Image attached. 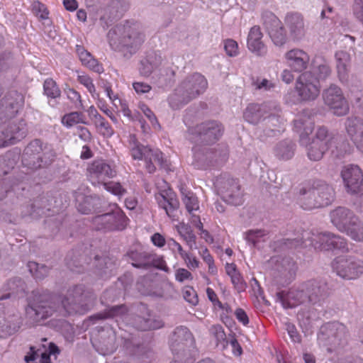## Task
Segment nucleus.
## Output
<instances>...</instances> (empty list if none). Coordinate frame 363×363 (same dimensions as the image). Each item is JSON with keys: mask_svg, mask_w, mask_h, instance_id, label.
Masks as SVG:
<instances>
[{"mask_svg": "<svg viewBox=\"0 0 363 363\" xmlns=\"http://www.w3.org/2000/svg\"><path fill=\"white\" fill-rule=\"evenodd\" d=\"M128 5L127 0H111L103 18L111 21L120 18L128 9Z\"/></svg>", "mask_w": 363, "mask_h": 363, "instance_id": "nucleus-38", "label": "nucleus"}, {"mask_svg": "<svg viewBox=\"0 0 363 363\" xmlns=\"http://www.w3.org/2000/svg\"><path fill=\"white\" fill-rule=\"evenodd\" d=\"M24 103L23 96L17 91H8L0 102V116L3 121L13 117Z\"/></svg>", "mask_w": 363, "mask_h": 363, "instance_id": "nucleus-25", "label": "nucleus"}, {"mask_svg": "<svg viewBox=\"0 0 363 363\" xmlns=\"http://www.w3.org/2000/svg\"><path fill=\"white\" fill-rule=\"evenodd\" d=\"M323 99L324 104L336 116H345L349 111V105L341 89L335 84H331L328 88L323 90Z\"/></svg>", "mask_w": 363, "mask_h": 363, "instance_id": "nucleus-20", "label": "nucleus"}, {"mask_svg": "<svg viewBox=\"0 0 363 363\" xmlns=\"http://www.w3.org/2000/svg\"><path fill=\"white\" fill-rule=\"evenodd\" d=\"M184 298L189 303L196 305L198 303V296L193 288L189 287L184 291Z\"/></svg>", "mask_w": 363, "mask_h": 363, "instance_id": "nucleus-62", "label": "nucleus"}, {"mask_svg": "<svg viewBox=\"0 0 363 363\" xmlns=\"http://www.w3.org/2000/svg\"><path fill=\"white\" fill-rule=\"evenodd\" d=\"M94 123L104 136L111 137L113 135V129L102 116H97Z\"/></svg>", "mask_w": 363, "mask_h": 363, "instance_id": "nucleus-54", "label": "nucleus"}, {"mask_svg": "<svg viewBox=\"0 0 363 363\" xmlns=\"http://www.w3.org/2000/svg\"><path fill=\"white\" fill-rule=\"evenodd\" d=\"M71 262L68 264L72 270H74L72 267H83L85 264H89L86 256L82 255H79V257L77 256L72 257Z\"/></svg>", "mask_w": 363, "mask_h": 363, "instance_id": "nucleus-61", "label": "nucleus"}, {"mask_svg": "<svg viewBox=\"0 0 363 363\" xmlns=\"http://www.w3.org/2000/svg\"><path fill=\"white\" fill-rule=\"evenodd\" d=\"M281 265L282 267L281 271L286 275L289 274L290 277H292L293 275L295 274V272L297 269V266L292 258H283L281 262Z\"/></svg>", "mask_w": 363, "mask_h": 363, "instance_id": "nucleus-52", "label": "nucleus"}, {"mask_svg": "<svg viewBox=\"0 0 363 363\" xmlns=\"http://www.w3.org/2000/svg\"><path fill=\"white\" fill-rule=\"evenodd\" d=\"M145 34L140 26L129 21L117 25L107 33L109 43L113 48L120 45L127 48L130 55L135 53L145 41Z\"/></svg>", "mask_w": 363, "mask_h": 363, "instance_id": "nucleus-4", "label": "nucleus"}, {"mask_svg": "<svg viewBox=\"0 0 363 363\" xmlns=\"http://www.w3.org/2000/svg\"><path fill=\"white\" fill-rule=\"evenodd\" d=\"M5 291H9L6 296H1L0 299H4L10 297L11 295H18L23 294L26 289L25 281L18 277H14L9 279L4 286Z\"/></svg>", "mask_w": 363, "mask_h": 363, "instance_id": "nucleus-41", "label": "nucleus"}, {"mask_svg": "<svg viewBox=\"0 0 363 363\" xmlns=\"http://www.w3.org/2000/svg\"><path fill=\"white\" fill-rule=\"evenodd\" d=\"M33 13L38 16L41 19H47L49 12L46 6L39 1H35L32 4Z\"/></svg>", "mask_w": 363, "mask_h": 363, "instance_id": "nucleus-55", "label": "nucleus"}, {"mask_svg": "<svg viewBox=\"0 0 363 363\" xmlns=\"http://www.w3.org/2000/svg\"><path fill=\"white\" fill-rule=\"evenodd\" d=\"M313 112L310 109H303L298 113L296 118L294 121V128L300 133L301 143H303L305 136L311 134L314 128V123L312 121Z\"/></svg>", "mask_w": 363, "mask_h": 363, "instance_id": "nucleus-31", "label": "nucleus"}, {"mask_svg": "<svg viewBox=\"0 0 363 363\" xmlns=\"http://www.w3.org/2000/svg\"><path fill=\"white\" fill-rule=\"evenodd\" d=\"M340 174L347 193L353 195L362 194L363 173L357 165L344 166Z\"/></svg>", "mask_w": 363, "mask_h": 363, "instance_id": "nucleus-21", "label": "nucleus"}, {"mask_svg": "<svg viewBox=\"0 0 363 363\" xmlns=\"http://www.w3.org/2000/svg\"><path fill=\"white\" fill-rule=\"evenodd\" d=\"M211 333L213 335L218 342L224 341L226 338V335L221 325H213L211 329Z\"/></svg>", "mask_w": 363, "mask_h": 363, "instance_id": "nucleus-63", "label": "nucleus"}, {"mask_svg": "<svg viewBox=\"0 0 363 363\" xmlns=\"http://www.w3.org/2000/svg\"><path fill=\"white\" fill-rule=\"evenodd\" d=\"M181 193L182 194V200L189 213H191L193 211L199 209L197 198L192 192L186 191L185 189L182 188Z\"/></svg>", "mask_w": 363, "mask_h": 363, "instance_id": "nucleus-49", "label": "nucleus"}, {"mask_svg": "<svg viewBox=\"0 0 363 363\" xmlns=\"http://www.w3.org/2000/svg\"><path fill=\"white\" fill-rule=\"evenodd\" d=\"M61 296L48 291L33 292L26 308L27 320L32 325H40L53 315L62 317Z\"/></svg>", "mask_w": 363, "mask_h": 363, "instance_id": "nucleus-3", "label": "nucleus"}, {"mask_svg": "<svg viewBox=\"0 0 363 363\" xmlns=\"http://www.w3.org/2000/svg\"><path fill=\"white\" fill-rule=\"evenodd\" d=\"M266 235L265 230L262 229L250 230L245 233V239L253 247L259 242V239Z\"/></svg>", "mask_w": 363, "mask_h": 363, "instance_id": "nucleus-51", "label": "nucleus"}, {"mask_svg": "<svg viewBox=\"0 0 363 363\" xmlns=\"http://www.w3.org/2000/svg\"><path fill=\"white\" fill-rule=\"evenodd\" d=\"M263 25L274 44L282 46L286 42L287 37L281 21L271 11H264L262 15Z\"/></svg>", "mask_w": 363, "mask_h": 363, "instance_id": "nucleus-22", "label": "nucleus"}, {"mask_svg": "<svg viewBox=\"0 0 363 363\" xmlns=\"http://www.w3.org/2000/svg\"><path fill=\"white\" fill-rule=\"evenodd\" d=\"M329 296V289L325 282L309 280L293 288L285 296L284 291L278 292L277 296L284 307H295L304 303L312 306H322Z\"/></svg>", "mask_w": 363, "mask_h": 363, "instance_id": "nucleus-2", "label": "nucleus"}, {"mask_svg": "<svg viewBox=\"0 0 363 363\" xmlns=\"http://www.w3.org/2000/svg\"><path fill=\"white\" fill-rule=\"evenodd\" d=\"M333 225L356 242H363V223L355 213L345 206H338L329 214Z\"/></svg>", "mask_w": 363, "mask_h": 363, "instance_id": "nucleus-8", "label": "nucleus"}, {"mask_svg": "<svg viewBox=\"0 0 363 363\" xmlns=\"http://www.w3.org/2000/svg\"><path fill=\"white\" fill-rule=\"evenodd\" d=\"M207 84L205 77L199 73L187 76L169 96V106L174 110L181 108L203 93Z\"/></svg>", "mask_w": 363, "mask_h": 363, "instance_id": "nucleus-5", "label": "nucleus"}, {"mask_svg": "<svg viewBox=\"0 0 363 363\" xmlns=\"http://www.w3.org/2000/svg\"><path fill=\"white\" fill-rule=\"evenodd\" d=\"M325 329L332 337L339 340L345 338L347 335L346 326L340 322L328 323L325 325Z\"/></svg>", "mask_w": 363, "mask_h": 363, "instance_id": "nucleus-46", "label": "nucleus"}, {"mask_svg": "<svg viewBox=\"0 0 363 363\" xmlns=\"http://www.w3.org/2000/svg\"><path fill=\"white\" fill-rule=\"evenodd\" d=\"M76 51L79 60L84 65L98 73H101L104 71L102 66L99 64L97 60H96L89 52L85 50L83 46L77 45Z\"/></svg>", "mask_w": 363, "mask_h": 363, "instance_id": "nucleus-40", "label": "nucleus"}, {"mask_svg": "<svg viewBox=\"0 0 363 363\" xmlns=\"http://www.w3.org/2000/svg\"><path fill=\"white\" fill-rule=\"evenodd\" d=\"M111 293L112 291L110 290L106 291L101 298V303L106 306V309L89 317V320H92L94 323L106 319L123 318L128 315L129 308L125 304L108 306L107 296H109Z\"/></svg>", "mask_w": 363, "mask_h": 363, "instance_id": "nucleus-26", "label": "nucleus"}, {"mask_svg": "<svg viewBox=\"0 0 363 363\" xmlns=\"http://www.w3.org/2000/svg\"><path fill=\"white\" fill-rule=\"evenodd\" d=\"M104 186H106V189L108 191H111L112 194L117 196H122L125 192V190L122 187V186L119 183H104Z\"/></svg>", "mask_w": 363, "mask_h": 363, "instance_id": "nucleus-60", "label": "nucleus"}, {"mask_svg": "<svg viewBox=\"0 0 363 363\" xmlns=\"http://www.w3.org/2000/svg\"><path fill=\"white\" fill-rule=\"evenodd\" d=\"M296 145L290 140L279 142L274 148V155L280 160H289L295 153Z\"/></svg>", "mask_w": 363, "mask_h": 363, "instance_id": "nucleus-39", "label": "nucleus"}, {"mask_svg": "<svg viewBox=\"0 0 363 363\" xmlns=\"http://www.w3.org/2000/svg\"><path fill=\"white\" fill-rule=\"evenodd\" d=\"M335 198L332 186L323 181H316L311 188L300 189L298 201L302 208L310 211L330 205Z\"/></svg>", "mask_w": 363, "mask_h": 363, "instance_id": "nucleus-7", "label": "nucleus"}, {"mask_svg": "<svg viewBox=\"0 0 363 363\" xmlns=\"http://www.w3.org/2000/svg\"><path fill=\"white\" fill-rule=\"evenodd\" d=\"M337 60V69L340 79L345 81L347 79V67L350 60V55L345 51H338L335 53Z\"/></svg>", "mask_w": 363, "mask_h": 363, "instance_id": "nucleus-42", "label": "nucleus"}, {"mask_svg": "<svg viewBox=\"0 0 363 363\" xmlns=\"http://www.w3.org/2000/svg\"><path fill=\"white\" fill-rule=\"evenodd\" d=\"M26 363H50V358L47 354H40V349L30 347V352L24 357Z\"/></svg>", "mask_w": 363, "mask_h": 363, "instance_id": "nucleus-47", "label": "nucleus"}, {"mask_svg": "<svg viewBox=\"0 0 363 363\" xmlns=\"http://www.w3.org/2000/svg\"><path fill=\"white\" fill-rule=\"evenodd\" d=\"M129 144L133 158L134 160L143 159L149 173H154L156 170L154 162L157 163L160 168L169 169L167 161L163 158L162 153L159 150H152L148 146L141 145L135 135H130Z\"/></svg>", "mask_w": 363, "mask_h": 363, "instance_id": "nucleus-11", "label": "nucleus"}, {"mask_svg": "<svg viewBox=\"0 0 363 363\" xmlns=\"http://www.w3.org/2000/svg\"><path fill=\"white\" fill-rule=\"evenodd\" d=\"M40 150L43 151V155L38 157L37 159L40 160L44 166L50 164L54 160L56 154L50 146L45 145L43 149L40 140H35L30 143L26 147L23 155H34L35 153L38 154Z\"/></svg>", "mask_w": 363, "mask_h": 363, "instance_id": "nucleus-33", "label": "nucleus"}, {"mask_svg": "<svg viewBox=\"0 0 363 363\" xmlns=\"http://www.w3.org/2000/svg\"><path fill=\"white\" fill-rule=\"evenodd\" d=\"M281 113L279 104L276 101L272 102L267 113L257 128V134L259 137H274L283 132L284 128Z\"/></svg>", "mask_w": 363, "mask_h": 363, "instance_id": "nucleus-13", "label": "nucleus"}, {"mask_svg": "<svg viewBox=\"0 0 363 363\" xmlns=\"http://www.w3.org/2000/svg\"><path fill=\"white\" fill-rule=\"evenodd\" d=\"M285 24L293 40H301L306 33L304 19L298 13H290L285 17Z\"/></svg>", "mask_w": 363, "mask_h": 363, "instance_id": "nucleus-32", "label": "nucleus"}, {"mask_svg": "<svg viewBox=\"0 0 363 363\" xmlns=\"http://www.w3.org/2000/svg\"><path fill=\"white\" fill-rule=\"evenodd\" d=\"M125 257L131 261V264L135 268L149 269L153 267L164 271L167 270L164 261L155 254L130 251L126 253Z\"/></svg>", "mask_w": 363, "mask_h": 363, "instance_id": "nucleus-23", "label": "nucleus"}, {"mask_svg": "<svg viewBox=\"0 0 363 363\" xmlns=\"http://www.w3.org/2000/svg\"><path fill=\"white\" fill-rule=\"evenodd\" d=\"M43 88L45 94L48 97L56 99L60 96V90L52 79H48L44 82Z\"/></svg>", "mask_w": 363, "mask_h": 363, "instance_id": "nucleus-50", "label": "nucleus"}, {"mask_svg": "<svg viewBox=\"0 0 363 363\" xmlns=\"http://www.w3.org/2000/svg\"><path fill=\"white\" fill-rule=\"evenodd\" d=\"M22 325L18 313H5L4 307L0 305V337H5L18 331Z\"/></svg>", "mask_w": 363, "mask_h": 363, "instance_id": "nucleus-27", "label": "nucleus"}, {"mask_svg": "<svg viewBox=\"0 0 363 363\" xmlns=\"http://www.w3.org/2000/svg\"><path fill=\"white\" fill-rule=\"evenodd\" d=\"M168 196V203L167 208H166V213L168 216L172 217L174 216L172 213L177 210L179 206V203L178 200L174 197L172 194H167Z\"/></svg>", "mask_w": 363, "mask_h": 363, "instance_id": "nucleus-59", "label": "nucleus"}, {"mask_svg": "<svg viewBox=\"0 0 363 363\" xmlns=\"http://www.w3.org/2000/svg\"><path fill=\"white\" fill-rule=\"evenodd\" d=\"M78 211L83 214H89L99 211L101 208V201L98 196L78 195L77 197Z\"/></svg>", "mask_w": 363, "mask_h": 363, "instance_id": "nucleus-36", "label": "nucleus"}, {"mask_svg": "<svg viewBox=\"0 0 363 363\" xmlns=\"http://www.w3.org/2000/svg\"><path fill=\"white\" fill-rule=\"evenodd\" d=\"M214 186L217 194L226 203L240 206L243 203V192L237 179L225 174L216 177Z\"/></svg>", "mask_w": 363, "mask_h": 363, "instance_id": "nucleus-12", "label": "nucleus"}, {"mask_svg": "<svg viewBox=\"0 0 363 363\" xmlns=\"http://www.w3.org/2000/svg\"><path fill=\"white\" fill-rule=\"evenodd\" d=\"M116 332L107 331L106 334L103 333L96 345L97 350L103 355L112 354L116 349Z\"/></svg>", "mask_w": 363, "mask_h": 363, "instance_id": "nucleus-37", "label": "nucleus"}, {"mask_svg": "<svg viewBox=\"0 0 363 363\" xmlns=\"http://www.w3.org/2000/svg\"><path fill=\"white\" fill-rule=\"evenodd\" d=\"M224 49L230 57L236 56L238 53V43L232 39H228L225 41Z\"/></svg>", "mask_w": 363, "mask_h": 363, "instance_id": "nucleus-56", "label": "nucleus"}, {"mask_svg": "<svg viewBox=\"0 0 363 363\" xmlns=\"http://www.w3.org/2000/svg\"><path fill=\"white\" fill-rule=\"evenodd\" d=\"M313 74H315V78L319 82L320 79H325L330 75L331 69L328 62L320 60V61H315L314 62L313 68Z\"/></svg>", "mask_w": 363, "mask_h": 363, "instance_id": "nucleus-45", "label": "nucleus"}, {"mask_svg": "<svg viewBox=\"0 0 363 363\" xmlns=\"http://www.w3.org/2000/svg\"><path fill=\"white\" fill-rule=\"evenodd\" d=\"M333 271L345 280L357 279L363 275V260L353 256H339L331 263Z\"/></svg>", "mask_w": 363, "mask_h": 363, "instance_id": "nucleus-14", "label": "nucleus"}, {"mask_svg": "<svg viewBox=\"0 0 363 363\" xmlns=\"http://www.w3.org/2000/svg\"><path fill=\"white\" fill-rule=\"evenodd\" d=\"M96 296L82 285L69 289L65 296H61L62 317L72 314H84L94 306Z\"/></svg>", "mask_w": 363, "mask_h": 363, "instance_id": "nucleus-6", "label": "nucleus"}, {"mask_svg": "<svg viewBox=\"0 0 363 363\" xmlns=\"http://www.w3.org/2000/svg\"><path fill=\"white\" fill-rule=\"evenodd\" d=\"M81 113L78 112H72L69 114L65 115L62 120L63 124L67 126H72L74 124L81 121Z\"/></svg>", "mask_w": 363, "mask_h": 363, "instance_id": "nucleus-57", "label": "nucleus"}, {"mask_svg": "<svg viewBox=\"0 0 363 363\" xmlns=\"http://www.w3.org/2000/svg\"><path fill=\"white\" fill-rule=\"evenodd\" d=\"M253 86L257 90L271 91L276 87V83L267 79H257L252 82Z\"/></svg>", "mask_w": 363, "mask_h": 363, "instance_id": "nucleus-53", "label": "nucleus"}, {"mask_svg": "<svg viewBox=\"0 0 363 363\" xmlns=\"http://www.w3.org/2000/svg\"><path fill=\"white\" fill-rule=\"evenodd\" d=\"M272 101L262 104H250L243 111L244 120L252 125H260L264 116L267 113Z\"/></svg>", "mask_w": 363, "mask_h": 363, "instance_id": "nucleus-29", "label": "nucleus"}, {"mask_svg": "<svg viewBox=\"0 0 363 363\" xmlns=\"http://www.w3.org/2000/svg\"><path fill=\"white\" fill-rule=\"evenodd\" d=\"M262 37L259 26H255L251 28L247 37V47L258 56H263L267 53V48L262 40Z\"/></svg>", "mask_w": 363, "mask_h": 363, "instance_id": "nucleus-35", "label": "nucleus"}, {"mask_svg": "<svg viewBox=\"0 0 363 363\" xmlns=\"http://www.w3.org/2000/svg\"><path fill=\"white\" fill-rule=\"evenodd\" d=\"M154 66L150 62L148 59H144L141 60L139 71L140 74L144 77H148L152 72Z\"/></svg>", "mask_w": 363, "mask_h": 363, "instance_id": "nucleus-58", "label": "nucleus"}, {"mask_svg": "<svg viewBox=\"0 0 363 363\" xmlns=\"http://www.w3.org/2000/svg\"><path fill=\"white\" fill-rule=\"evenodd\" d=\"M296 90L303 101H313L319 95V82L312 72H305L297 79Z\"/></svg>", "mask_w": 363, "mask_h": 363, "instance_id": "nucleus-24", "label": "nucleus"}, {"mask_svg": "<svg viewBox=\"0 0 363 363\" xmlns=\"http://www.w3.org/2000/svg\"><path fill=\"white\" fill-rule=\"evenodd\" d=\"M128 220L122 211L116 209L111 213L95 216L92 222L96 230L107 232L124 230L127 226Z\"/></svg>", "mask_w": 363, "mask_h": 363, "instance_id": "nucleus-17", "label": "nucleus"}, {"mask_svg": "<svg viewBox=\"0 0 363 363\" xmlns=\"http://www.w3.org/2000/svg\"><path fill=\"white\" fill-rule=\"evenodd\" d=\"M28 268L30 273L36 280H42L49 273V268L45 264H40L35 262H29Z\"/></svg>", "mask_w": 363, "mask_h": 363, "instance_id": "nucleus-48", "label": "nucleus"}, {"mask_svg": "<svg viewBox=\"0 0 363 363\" xmlns=\"http://www.w3.org/2000/svg\"><path fill=\"white\" fill-rule=\"evenodd\" d=\"M178 232L179 235L184 238V240L186 242V244L189 247L192 248H196V235L193 233L191 227L184 223H180L178 225Z\"/></svg>", "mask_w": 363, "mask_h": 363, "instance_id": "nucleus-44", "label": "nucleus"}, {"mask_svg": "<svg viewBox=\"0 0 363 363\" xmlns=\"http://www.w3.org/2000/svg\"><path fill=\"white\" fill-rule=\"evenodd\" d=\"M223 128L216 121H208L197 125L192 130L195 143L210 145L216 143L221 136Z\"/></svg>", "mask_w": 363, "mask_h": 363, "instance_id": "nucleus-18", "label": "nucleus"}, {"mask_svg": "<svg viewBox=\"0 0 363 363\" xmlns=\"http://www.w3.org/2000/svg\"><path fill=\"white\" fill-rule=\"evenodd\" d=\"M345 129L356 147L363 153V120L357 117L347 118Z\"/></svg>", "mask_w": 363, "mask_h": 363, "instance_id": "nucleus-30", "label": "nucleus"}, {"mask_svg": "<svg viewBox=\"0 0 363 363\" xmlns=\"http://www.w3.org/2000/svg\"><path fill=\"white\" fill-rule=\"evenodd\" d=\"M225 159L226 154H222L216 148L196 145L193 148L191 164L197 169H207L222 163Z\"/></svg>", "mask_w": 363, "mask_h": 363, "instance_id": "nucleus-15", "label": "nucleus"}, {"mask_svg": "<svg viewBox=\"0 0 363 363\" xmlns=\"http://www.w3.org/2000/svg\"><path fill=\"white\" fill-rule=\"evenodd\" d=\"M289 66L294 71L301 72L305 70L309 63L308 55L302 50L292 49L285 54Z\"/></svg>", "mask_w": 363, "mask_h": 363, "instance_id": "nucleus-34", "label": "nucleus"}, {"mask_svg": "<svg viewBox=\"0 0 363 363\" xmlns=\"http://www.w3.org/2000/svg\"><path fill=\"white\" fill-rule=\"evenodd\" d=\"M89 177L93 184L104 183L106 179L113 177L115 171L104 160H95L87 168Z\"/></svg>", "mask_w": 363, "mask_h": 363, "instance_id": "nucleus-28", "label": "nucleus"}, {"mask_svg": "<svg viewBox=\"0 0 363 363\" xmlns=\"http://www.w3.org/2000/svg\"><path fill=\"white\" fill-rule=\"evenodd\" d=\"M281 249L312 247L316 250H347V240L333 233H313L304 230L301 236L295 238H282L275 242Z\"/></svg>", "mask_w": 363, "mask_h": 363, "instance_id": "nucleus-1", "label": "nucleus"}, {"mask_svg": "<svg viewBox=\"0 0 363 363\" xmlns=\"http://www.w3.org/2000/svg\"><path fill=\"white\" fill-rule=\"evenodd\" d=\"M115 262L106 255H96L94 257V265L101 275L106 274L108 270H111Z\"/></svg>", "mask_w": 363, "mask_h": 363, "instance_id": "nucleus-43", "label": "nucleus"}, {"mask_svg": "<svg viewBox=\"0 0 363 363\" xmlns=\"http://www.w3.org/2000/svg\"><path fill=\"white\" fill-rule=\"evenodd\" d=\"M231 281L234 285L235 288L238 290H243L245 289V284L242 281V278L239 272L231 274L230 276Z\"/></svg>", "mask_w": 363, "mask_h": 363, "instance_id": "nucleus-64", "label": "nucleus"}, {"mask_svg": "<svg viewBox=\"0 0 363 363\" xmlns=\"http://www.w3.org/2000/svg\"><path fill=\"white\" fill-rule=\"evenodd\" d=\"M5 123L6 122L0 126V147L15 144L23 138L27 133L23 119L11 121L7 125Z\"/></svg>", "mask_w": 363, "mask_h": 363, "instance_id": "nucleus-19", "label": "nucleus"}, {"mask_svg": "<svg viewBox=\"0 0 363 363\" xmlns=\"http://www.w3.org/2000/svg\"><path fill=\"white\" fill-rule=\"evenodd\" d=\"M339 136L324 126H319L306 145L307 156L311 161L318 162L323 159L325 152L337 143Z\"/></svg>", "mask_w": 363, "mask_h": 363, "instance_id": "nucleus-10", "label": "nucleus"}, {"mask_svg": "<svg viewBox=\"0 0 363 363\" xmlns=\"http://www.w3.org/2000/svg\"><path fill=\"white\" fill-rule=\"evenodd\" d=\"M128 324L140 331L157 330L164 326L162 320L154 315L144 304H140L137 311L130 315Z\"/></svg>", "mask_w": 363, "mask_h": 363, "instance_id": "nucleus-16", "label": "nucleus"}, {"mask_svg": "<svg viewBox=\"0 0 363 363\" xmlns=\"http://www.w3.org/2000/svg\"><path fill=\"white\" fill-rule=\"evenodd\" d=\"M169 345L174 355V360L170 363H184V360L190 356L191 349L194 348L195 340L189 328L180 325L171 333Z\"/></svg>", "mask_w": 363, "mask_h": 363, "instance_id": "nucleus-9", "label": "nucleus"}]
</instances>
